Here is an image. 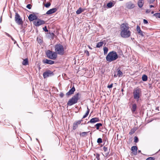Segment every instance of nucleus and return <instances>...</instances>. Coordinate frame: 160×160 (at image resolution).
<instances>
[{
  "label": "nucleus",
  "instance_id": "39",
  "mask_svg": "<svg viewBox=\"0 0 160 160\" xmlns=\"http://www.w3.org/2000/svg\"><path fill=\"white\" fill-rule=\"evenodd\" d=\"M43 30L46 32H48V30L47 29V27L45 26L43 28Z\"/></svg>",
  "mask_w": 160,
  "mask_h": 160
},
{
  "label": "nucleus",
  "instance_id": "3",
  "mask_svg": "<svg viewBox=\"0 0 160 160\" xmlns=\"http://www.w3.org/2000/svg\"><path fill=\"white\" fill-rule=\"evenodd\" d=\"M80 94L78 93L73 96L67 102V104L69 106H71L76 103L78 100L80 98Z\"/></svg>",
  "mask_w": 160,
  "mask_h": 160
},
{
  "label": "nucleus",
  "instance_id": "35",
  "mask_svg": "<svg viewBox=\"0 0 160 160\" xmlns=\"http://www.w3.org/2000/svg\"><path fill=\"white\" fill-rule=\"evenodd\" d=\"M155 158L153 157H149L146 160H154Z\"/></svg>",
  "mask_w": 160,
  "mask_h": 160
},
{
  "label": "nucleus",
  "instance_id": "30",
  "mask_svg": "<svg viewBox=\"0 0 160 160\" xmlns=\"http://www.w3.org/2000/svg\"><path fill=\"white\" fill-rule=\"evenodd\" d=\"M117 74L119 77L122 76V72L121 70H119L118 71Z\"/></svg>",
  "mask_w": 160,
  "mask_h": 160
},
{
  "label": "nucleus",
  "instance_id": "22",
  "mask_svg": "<svg viewBox=\"0 0 160 160\" xmlns=\"http://www.w3.org/2000/svg\"><path fill=\"white\" fill-rule=\"evenodd\" d=\"M28 58L24 59L22 62V64L23 65H27L28 64Z\"/></svg>",
  "mask_w": 160,
  "mask_h": 160
},
{
  "label": "nucleus",
  "instance_id": "42",
  "mask_svg": "<svg viewBox=\"0 0 160 160\" xmlns=\"http://www.w3.org/2000/svg\"><path fill=\"white\" fill-rule=\"evenodd\" d=\"M143 23L144 24H147L148 23V21L146 19L143 20Z\"/></svg>",
  "mask_w": 160,
  "mask_h": 160
},
{
  "label": "nucleus",
  "instance_id": "20",
  "mask_svg": "<svg viewBox=\"0 0 160 160\" xmlns=\"http://www.w3.org/2000/svg\"><path fill=\"white\" fill-rule=\"evenodd\" d=\"M103 149L104 150L105 153V154L106 156H107L108 155L109 153V151H108V148L107 147H105V146H104L103 147Z\"/></svg>",
  "mask_w": 160,
  "mask_h": 160
},
{
  "label": "nucleus",
  "instance_id": "24",
  "mask_svg": "<svg viewBox=\"0 0 160 160\" xmlns=\"http://www.w3.org/2000/svg\"><path fill=\"white\" fill-rule=\"evenodd\" d=\"M103 44V42H100L97 44L96 47L97 48H100L102 46Z\"/></svg>",
  "mask_w": 160,
  "mask_h": 160
},
{
  "label": "nucleus",
  "instance_id": "9",
  "mask_svg": "<svg viewBox=\"0 0 160 160\" xmlns=\"http://www.w3.org/2000/svg\"><path fill=\"white\" fill-rule=\"evenodd\" d=\"M52 75H53V72L50 70H48L43 73V76L45 78Z\"/></svg>",
  "mask_w": 160,
  "mask_h": 160
},
{
  "label": "nucleus",
  "instance_id": "11",
  "mask_svg": "<svg viewBox=\"0 0 160 160\" xmlns=\"http://www.w3.org/2000/svg\"><path fill=\"white\" fill-rule=\"evenodd\" d=\"M126 8L128 9L133 8L135 7L134 4L131 2H128L126 4Z\"/></svg>",
  "mask_w": 160,
  "mask_h": 160
},
{
  "label": "nucleus",
  "instance_id": "54",
  "mask_svg": "<svg viewBox=\"0 0 160 160\" xmlns=\"http://www.w3.org/2000/svg\"><path fill=\"white\" fill-rule=\"evenodd\" d=\"M159 11H160V9Z\"/></svg>",
  "mask_w": 160,
  "mask_h": 160
},
{
  "label": "nucleus",
  "instance_id": "40",
  "mask_svg": "<svg viewBox=\"0 0 160 160\" xmlns=\"http://www.w3.org/2000/svg\"><path fill=\"white\" fill-rule=\"evenodd\" d=\"M112 85L113 84H112L109 85H108V88H111L112 87Z\"/></svg>",
  "mask_w": 160,
  "mask_h": 160
},
{
  "label": "nucleus",
  "instance_id": "47",
  "mask_svg": "<svg viewBox=\"0 0 160 160\" xmlns=\"http://www.w3.org/2000/svg\"><path fill=\"white\" fill-rule=\"evenodd\" d=\"M133 133H134V132H129V134H132Z\"/></svg>",
  "mask_w": 160,
  "mask_h": 160
},
{
  "label": "nucleus",
  "instance_id": "6",
  "mask_svg": "<svg viewBox=\"0 0 160 160\" xmlns=\"http://www.w3.org/2000/svg\"><path fill=\"white\" fill-rule=\"evenodd\" d=\"M46 54L48 58L52 60H55L57 56V54L55 52L51 51L49 50L47 51Z\"/></svg>",
  "mask_w": 160,
  "mask_h": 160
},
{
  "label": "nucleus",
  "instance_id": "14",
  "mask_svg": "<svg viewBox=\"0 0 160 160\" xmlns=\"http://www.w3.org/2000/svg\"><path fill=\"white\" fill-rule=\"evenodd\" d=\"M43 62L44 63L51 65L54 63V61L50 60L45 59L43 60Z\"/></svg>",
  "mask_w": 160,
  "mask_h": 160
},
{
  "label": "nucleus",
  "instance_id": "41",
  "mask_svg": "<svg viewBox=\"0 0 160 160\" xmlns=\"http://www.w3.org/2000/svg\"><path fill=\"white\" fill-rule=\"evenodd\" d=\"M85 53L87 55V56H89V53L88 51H86L85 52Z\"/></svg>",
  "mask_w": 160,
  "mask_h": 160
},
{
  "label": "nucleus",
  "instance_id": "50",
  "mask_svg": "<svg viewBox=\"0 0 160 160\" xmlns=\"http://www.w3.org/2000/svg\"><path fill=\"white\" fill-rule=\"evenodd\" d=\"M138 152L139 153H141V150H138Z\"/></svg>",
  "mask_w": 160,
  "mask_h": 160
},
{
  "label": "nucleus",
  "instance_id": "33",
  "mask_svg": "<svg viewBox=\"0 0 160 160\" xmlns=\"http://www.w3.org/2000/svg\"><path fill=\"white\" fill-rule=\"evenodd\" d=\"M100 156L98 154H97L96 155L95 158L94 160H100Z\"/></svg>",
  "mask_w": 160,
  "mask_h": 160
},
{
  "label": "nucleus",
  "instance_id": "43",
  "mask_svg": "<svg viewBox=\"0 0 160 160\" xmlns=\"http://www.w3.org/2000/svg\"><path fill=\"white\" fill-rule=\"evenodd\" d=\"M155 0H149L148 1L150 3H153Z\"/></svg>",
  "mask_w": 160,
  "mask_h": 160
},
{
  "label": "nucleus",
  "instance_id": "28",
  "mask_svg": "<svg viewBox=\"0 0 160 160\" xmlns=\"http://www.w3.org/2000/svg\"><path fill=\"white\" fill-rule=\"evenodd\" d=\"M102 126V124L101 123H98L95 125V126L96 127V129L97 130H98L99 129V127L100 126Z\"/></svg>",
  "mask_w": 160,
  "mask_h": 160
},
{
  "label": "nucleus",
  "instance_id": "52",
  "mask_svg": "<svg viewBox=\"0 0 160 160\" xmlns=\"http://www.w3.org/2000/svg\"><path fill=\"white\" fill-rule=\"evenodd\" d=\"M154 11H152V12L151 13H152V14H153V13H154Z\"/></svg>",
  "mask_w": 160,
  "mask_h": 160
},
{
  "label": "nucleus",
  "instance_id": "29",
  "mask_svg": "<svg viewBox=\"0 0 160 160\" xmlns=\"http://www.w3.org/2000/svg\"><path fill=\"white\" fill-rule=\"evenodd\" d=\"M103 50L104 54H106L107 53V52H108V49L107 48L105 47L103 48Z\"/></svg>",
  "mask_w": 160,
  "mask_h": 160
},
{
  "label": "nucleus",
  "instance_id": "19",
  "mask_svg": "<svg viewBox=\"0 0 160 160\" xmlns=\"http://www.w3.org/2000/svg\"><path fill=\"white\" fill-rule=\"evenodd\" d=\"M144 1L143 0H139L138 2V6L140 8L142 7Z\"/></svg>",
  "mask_w": 160,
  "mask_h": 160
},
{
  "label": "nucleus",
  "instance_id": "16",
  "mask_svg": "<svg viewBox=\"0 0 160 160\" xmlns=\"http://www.w3.org/2000/svg\"><path fill=\"white\" fill-rule=\"evenodd\" d=\"M57 10V9L56 8H53L48 10L46 14L48 15L51 14L55 12Z\"/></svg>",
  "mask_w": 160,
  "mask_h": 160
},
{
  "label": "nucleus",
  "instance_id": "1",
  "mask_svg": "<svg viewBox=\"0 0 160 160\" xmlns=\"http://www.w3.org/2000/svg\"><path fill=\"white\" fill-rule=\"evenodd\" d=\"M121 36L124 38L129 37L131 35V32L129 29V27L128 24L126 23H123L121 26Z\"/></svg>",
  "mask_w": 160,
  "mask_h": 160
},
{
  "label": "nucleus",
  "instance_id": "8",
  "mask_svg": "<svg viewBox=\"0 0 160 160\" xmlns=\"http://www.w3.org/2000/svg\"><path fill=\"white\" fill-rule=\"evenodd\" d=\"M45 22L40 19H37L34 21V24L36 26H38L44 24Z\"/></svg>",
  "mask_w": 160,
  "mask_h": 160
},
{
  "label": "nucleus",
  "instance_id": "26",
  "mask_svg": "<svg viewBox=\"0 0 160 160\" xmlns=\"http://www.w3.org/2000/svg\"><path fill=\"white\" fill-rule=\"evenodd\" d=\"M83 10H82L81 8H80L78 10L76 11V13L78 14H79L81 13Z\"/></svg>",
  "mask_w": 160,
  "mask_h": 160
},
{
  "label": "nucleus",
  "instance_id": "17",
  "mask_svg": "<svg viewBox=\"0 0 160 160\" xmlns=\"http://www.w3.org/2000/svg\"><path fill=\"white\" fill-rule=\"evenodd\" d=\"M75 89L74 87H73L71 89H70L68 92L66 93V95L67 96H69L73 94L75 91Z\"/></svg>",
  "mask_w": 160,
  "mask_h": 160
},
{
  "label": "nucleus",
  "instance_id": "27",
  "mask_svg": "<svg viewBox=\"0 0 160 160\" xmlns=\"http://www.w3.org/2000/svg\"><path fill=\"white\" fill-rule=\"evenodd\" d=\"M147 77L146 75H143L142 77V80L143 81H146L147 80Z\"/></svg>",
  "mask_w": 160,
  "mask_h": 160
},
{
  "label": "nucleus",
  "instance_id": "4",
  "mask_svg": "<svg viewBox=\"0 0 160 160\" xmlns=\"http://www.w3.org/2000/svg\"><path fill=\"white\" fill-rule=\"evenodd\" d=\"M133 94L134 98L138 102L140 98L142 95L141 89L138 87H137L134 88L133 90Z\"/></svg>",
  "mask_w": 160,
  "mask_h": 160
},
{
  "label": "nucleus",
  "instance_id": "31",
  "mask_svg": "<svg viewBox=\"0 0 160 160\" xmlns=\"http://www.w3.org/2000/svg\"><path fill=\"white\" fill-rule=\"evenodd\" d=\"M88 132H83L80 134V135L82 137H85L87 135Z\"/></svg>",
  "mask_w": 160,
  "mask_h": 160
},
{
  "label": "nucleus",
  "instance_id": "13",
  "mask_svg": "<svg viewBox=\"0 0 160 160\" xmlns=\"http://www.w3.org/2000/svg\"><path fill=\"white\" fill-rule=\"evenodd\" d=\"M99 119L98 118H92L88 123H95L99 121Z\"/></svg>",
  "mask_w": 160,
  "mask_h": 160
},
{
  "label": "nucleus",
  "instance_id": "21",
  "mask_svg": "<svg viewBox=\"0 0 160 160\" xmlns=\"http://www.w3.org/2000/svg\"><path fill=\"white\" fill-rule=\"evenodd\" d=\"M137 106L136 104H133L132 105V107L131 108V111L133 113L135 112L137 109Z\"/></svg>",
  "mask_w": 160,
  "mask_h": 160
},
{
  "label": "nucleus",
  "instance_id": "44",
  "mask_svg": "<svg viewBox=\"0 0 160 160\" xmlns=\"http://www.w3.org/2000/svg\"><path fill=\"white\" fill-rule=\"evenodd\" d=\"M151 11V10L150 9H147L146 10V13H148L149 12H150Z\"/></svg>",
  "mask_w": 160,
  "mask_h": 160
},
{
  "label": "nucleus",
  "instance_id": "7",
  "mask_svg": "<svg viewBox=\"0 0 160 160\" xmlns=\"http://www.w3.org/2000/svg\"><path fill=\"white\" fill-rule=\"evenodd\" d=\"M16 22L19 25H22L23 22L20 15L18 13H16L15 18Z\"/></svg>",
  "mask_w": 160,
  "mask_h": 160
},
{
  "label": "nucleus",
  "instance_id": "49",
  "mask_svg": "<svg viewBox=\"0 0 160 160\" xmlns=\"http://www.w3.org/2000/svg\"><path fill=\"white\" fill-rule=\"evenodd\" d=\"M88 48H90L91 49H92V48L91 47H90L89 46H88Z\"/></svg>",
  "mask_w": 160,
  "mask_h": 160
},
{
  "label": "nucleus",
  "instance_id": "23",
  "mask_svg": "<svg viewBox=\"0 0 160 160\" xmlns=\"http://www.w3.org/2000/svg\"><path fill=\"white\" fill-rule=\"evenodd\" d=\"M107 5L109 8H110L114 6V4L112 2H109L107 3Z\"/></svg>",
  "mask_w": 160,
  "mask_h": 160
},
{
  "label": "nucleus",
  "instance_id": "45",
  "mask_svg": "<svg viewBox=\"0 0 160 160\" xmlns=\"http://www.w3.org/2000/svg\"><path fill=\"white\" fill-rule=\"evenodd\" d=\"M63 95H64L62 93H61L59 95L61 97H62L63 96Z\"/></svg>",
  "mask_w": 160,
  "mask_h": 160
},
{
  "label": "nucleus",
  "instance_id": "48",
  "mask_svg": "<svg viewBox=\"0 0 160 160\" xmlns=\"http://www.w3.org/2000/svg\"><path fill=\"white\" fill-rule=\"evenodd\" d=\"M10 37L11 38V39H12V40H13V41H14V39H13V38L12 37H11V36H10Z\"/></svg>",
  "mask_w": 160,
  "mask_h": 160
},
{
  "label": "nucleus",
  "instance_id": "36",
  "mask_svg": "<svg viewBox=\"0 0 160 160\" xmlns=\"http://www.w3.org/2000/svg\"><path fill=\"white\" fill-rule=\"evenodd\" d=\"M26 7L29 9H31L32 7V5L31 4H28L27 5Z\"/></svg>",
  "mask_w": 160,
  "mask_h": 160
},
{
  "label": "nucleus",
  "instance_id": "5",
  "mask_svg": "<svg viewBox=\"0 0 160 160\" xmlns=\"http://www.w3.org/2000/svg\"><path fill=\"white\" fill-rule=\"evenodd\" d=\"M55 52L58 54L62 55L64 52V49L62 45L60 44H57L55 46Z\"/></svg>",
  "mask_w": 160,
  "mask_h": 160
},
{
  "label": "nucleus",
  "instance_id": "51",
  "mask_svg": "<svg viewBox=\"0 0 160 160\" xmlns=\"http://www.w3.org/2000/svg\"><path fill=\"white\" fill-rule=\"evenodd\" d=\"M7 35L9 37H10L11 36L9 35V34H7Z\"/></svg>",
  "mask_w": 160,
  "mask_h": 160
},
{
  "label": "nucleus",
  "instance_id": "38",
  "mask_svg": "<svg viewBox=\"0 0 160 160\" xmlns=\"http://www.w3.org/2000/svg\"><path fill=\"white\" fill-rule=\"evenodd\" d=\"M138 141V138L136 137H134V142H137Z\"/></svg>",
  "mask_w": 160,
  "mask_h": 160
},
{
  "label": "nucleus",
  "instance_id": "32",
  "mask_svg": "<svg viewBox=\"0 0 160 160\" xmlns=\"http://www.w3.org/2000/svg\"><path fill=\"white\" fill-rule=\"evenodd\" d=\"M153 16L156 18H160V12L155 13L153 14Z\"/></svg>",
  "mask_w": 160,
  "mask_h": 160
},
{
  "label": "nucleus",
  "instance_id": "12",
  "mask_svg": "<svg viewBox=\"0 0 160 160\" xmlns=\"http://www.w3.org/2000/svg\"><path fill=\"white\" fill-rule=\"evenodd\" d=\"M28 18L30 21H32L34 20H37V17L36 15L31 14L29 15Z\"/></svg>",
  "mask_w": 160,
  "mask_h": 160
},
{
  "label": "nucleus",
  "instance_id": "34",
  "mask_svg": "<svg viewBox=\"0 0 160 160\" xmlns=\"http://www.w3.org/2000/svg\"><path fill=\"white\" fill-rule=\"evenodd\" d=\"M97 142L98 143H102V139L101 138H98V140H97Z\"/></svg>",
  "mask_w": 160,
  "mask_h": 160
},
{
  "label": "nucleus",
  "instance_id": "53",
  "mask_svg": "<svg viewBox=\"0 0 160 160\" xmlns=\"http://www.w3.org/2000/svg\"><path fill=\"white\" fill-rule=\"evenodd\" d=\"M122 91H123V89H122Z\"/></svg>",
  "mask_w": 160,
  "mask_h": 160
},
{
  "label": "nucleus",
  "instance_id": "46",
  "mask_svg": "<svg viewBox=\"0 0 160 160\" xmlns=\"http://www.w3.org/2000/svg\"><path fill=\"white\" fill-rule=\"evenodd\" d=\"M153 7H154V6H153L152 5H150L149 6V7L150 8H152Z\"/></svg>",
  "mask_w": 160,
  "mask_h": 160
},
{
  "label": "nucleus",
  "instance_id": "18",
  "mask_svg": "<svg viewBox=\"0 0 160 160\" xmlns=\"http://www.w3.org/2000/svg\"><path fill=\"white\" fill-rule=\"evenodd\" d=\"M137 30L139 34L142 36H143V32L141 30L140 27L138 25L137 27Z\"/></svg>",
  "mask_w": 160,
  "mask_h": 160
},
{
  "label": "nucleus",
  "instance_id": "2",
  "mask_svg": "<svg viewBox=\"0 0 160 160\" xmlns=\"http://www.w3.org/2000/svg\"><path fill=\"white\" fill-rule=\"evenodd\" d=\"M118 55L116 52L112 51L109 52L106 57V60L108 62H111L118 58Z\"/></svg>",
  "mask_w": 160,
  "mask_h": 160
},
{
  "label": "nucleus",
  "instance_id": "25",
  "mask_svg": "<svg viewBox=\"0 0 160 160\" xmlns=\"http://www.w3.org/2000/svg\"><path fill=\"white\" fill-rule=\"evenodd\" d=\"M89 111H90L89 109L88 108V107L87 106V112L86 113L85 115L83 116V118H82L83 119L85 118L88 115V114L89 113Z\"/></svg>",
  "mask_w": 160,
  "mask_h": 160
},
{
  "label": "nucleus",
  "instance_id": "37",
  "mask_svg": "<svg viewBox=\"0 0 160 160\" xmlns=\"http://www.w3.org/2000/svg\"><path fill=\"white\" fill-rule=\"evenodd\" d=\"M51 4L50 3H47L45 5V6L46 8H48L50 6Z\"/></svg>",
  "mask_w": 160,
  "mask_h": 160
},
{
  "label": "nucleus",
  "instance_id": "10",
  "mask_svg": "<svg viewBox=\"0 0 160 160\" xmlns=\"http://www.w3.org/2000/svg\"><path fill=\"white\" fill-rule=\"evenodd\" d=\"M82 121V120H78L75 122L73 124V129H76L78 128V125L80 124Z\"/></svg>",
  "mask_w": 160,
  "mask_h": 160
},
{
  "label": "nucleus",
  "instance_id": "15",
  "mask_svg": "<svg viewBox=\"0 0 160 160\" xmlns=\"http://www.w3.org/2000/svg\"><path fill=\"white\" fill-rule=\"evenodd\" d=\"M138 148L136 146H133L131 148V150L132 151V153L135 155H136L137 153Z\"/></svg>",
  "mask_w": 160,
  "mask_h": 160
}]
</instances>
